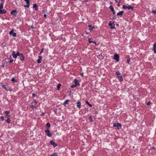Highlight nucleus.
<instances>
[{
	"mask_svg": "<svg viewBox=\"0 0 156 156\" xmlns=\"http://www.w3.org/2000/svg\"><path fill=\"white\" fill-rule=\"evenodd\" d=\"M20 55V52L17 51L16 54H15V52L13 51L12 54V55L14 58H16L17 56H19Z\"/></svg>",
	"mask_w": 156,
	"mask_h": 156,
	"instance_id": "obj_1",
	"label": "nucleus"
},
{
	"mask_svg": "<svg viewBox=\"0 0 156 156\" xmlns=\"http://www.w3.org/2000/svg\"><path fill=\"white\" fill-rule=\"evenodd\" d=\"M19 56H20V59L21 61L23 62L24 61L25 57L23 53L20 52Z\"/></svg>",
	"mask_w": 156,
	"mask_h": 156,
	"instance_id": "obj_2",
	"label": "nucleus"
},
{
	"mask_svg": "<svg viewBox=\"0 0 156 156\" xmlns=\"http://www.w3.org/2000/svg\"><path fill=\"white\" fill-rule=\"evenodd\" d=\"M46 135L50 137L52 136V134L50 133V130L48 129H47L45 131Z\"/></svg>",
	"mask_w": 156,
	"mask_h": 156,
	"instance_id": "obj_3",
	"label": "nucleus"
},
{
	"mask_svg": "<svg viewBox=\"0 0 156 156\" xmlns=\"http://www.w3.org/2000/svg\"><path fill=\"white\" fill-rule=\"evenodd\" d=\"M113 126L114 127H117L118 129H120L121 128V125L118 122L116 123H114Z\"/></svg>",
	"mask_w": 156,
	"mask_h": 156,
	"instance_id": "obj_4",
	"label": "nucleus"
},
{
	"mask_svg": "<svg viewBox=\"0 0 156 156\" xmlns=\"http://www.w3.org/2000/svg\"><path fill=\"white\" fill-rule=\"evenodd\" d=\"M119 56L117 54H115L114 56L113 59L116 60V62L119 61Z\"/></svg>",
	"mask_w": 156,
	"mask_h": 156,
	"instance_id": "obj_5",
	"label": "nucleus"
},
{
	"mask_svg": "<svg viewBox=\"0 0 156 156\" xmlns=\"http://www.w3.org/2000/svg\"><path fill=\"white\" fill-rule=\"evenodd\" d=\"M10 113V112L9 110L6 111L5 112V118H9L10 117V115H9Z\"/></svg>",
	"mask_w": 156,
	"mask_h": 156,
	"instance_id": "obj_6",
	"label": "nucleus"
},
{
	"mask_svg": "<svg viewBox=\"0 0 156 156\" xmlns=\"http://www.w3.org/2000/svg\"><path fill=\"white\" fill-rule=\"evenodd\" d=\"M17 13V11L16 10H13L11 12V14L15 16H16Z\"/></svg>",
	"mask_w": 156,
	"mask_h": 156,
	"instance_id": "obj_7",
	"label": "nucleus"
},
{
	"mask_svg": "<svg viewBox=\"0 0 156 156\" xmlns=\"http://www.w3.org/2000/svg\"><path fill=\"white\" fill-rule=\"evenodd\" d=\"M24 1L26 2L27 5H25L24 7H25L29 8L30 6V0H24Z\"/></svg>",
	"mask_w": 156,
	"mask_h": 156,
	"instance_id": "obj_8",
	"label": "nucleus"
},
{
	"mask_svg": "<svg viewBox=\"0 0 156 156\" xmlns=\"http://www.w3.org/2000/svg\"><path fill=\"white\" fill-rule=\"evenodd\" d=\"M76 106L79 108L80 109L81 107V103L79 101H78L76 103Z\"/></svg>",
	"mask_w": 156,
	"mask_h": 156,
	"instance_id": "obj_9",
	"label": "nucleus"
},
{
	"mask_svg": "<svg viewBox=\"0 0 156 156\" xmlns=\"http://www.w3.org/2000/svg\"><path fill=\"white\" fill-rule=\"evenodd\" d=\"M9 34L10 35H12L13 37H15L16 36V33H14L13 29L12 30L9 32Z\"/></svg>",
	"mask_w": 156,
	"mask_h": 156,
	"instance_id": "obj_10",
	"label": "nucleus"
},
{
	"mask_svg": "<svg viewBox=\"0 0 156 156\" xmlns=\"http://www.w3.org/2000/svg\"><path fill=\"white\" fill-rule=\"evenodd\" d=\"M50 143L51 145L53 146L54 147H55L57 145V144H56L52 140H50Z\"/></svg>",
	"mask_w": 156,
	"mask_h": 156,
	"instance_id": "obj_11",
	"label": "nucleus"
},
{
	"mask_svg": "<svg viewBox=\"0 0 156 156\" xmlns=\"http://www.w3.org/2000/svg\"><path fill=\"white\" fill-rule=\"evenodd\" d=\"M74 83L76 85H78V87H79L80 84L79 83V81L78 80H77L76 79H75L74 80Z\"/></svg>",
	"mask_w": 156,
	"mask_h": 156,
	"instance_id": "obj_12",
	"label": "nucleus"
},
{
	"mask_svg": "<svg viewBox=\"0 0 156 156\" xmlns=\"http://www.w3.org/2000/svg\"><path fill=\"white\" fill-rule=\"evenodd\" d=\"M123 13H124V11H120L117 13V16H119L120 17H121L123 15Z\"/></svg>",
	"mask_w": 156,
	"mask_h": 156,
	"instance_id": "obj_13",
	"label": "nucleus"
},
{
	"mask_svg": "<svg viewBox=\"0 0 156 156\" xmlns=\"http://www.w3.org/2000/svg\"><path fill=\"white\" fill-rule=\"evenodd\" d=\"M39 58L37 61L38 63H40L41 62V59L42 58V57L41 56L39 55L38 56Z\"/></svg>",
	"mask_w": 156,
	"mask_h": 156,
	"instance_id": "obj_14",
	"label": "nucleus"
},
{
	"mask_svg": "<svg viewBox=\"0 0 156 156\" xmlns=\"http://www.w3.org/2000/svg\"><path fill=\"white\" fill-rule=\"evenodd\" d=\"M117 78L120 82H122L123 81V78L122 76H117Z\"/></svg>",
	"mask_w": 156,
	"mask_h": 156,
	"instance_id": "obj_15",
	"label": "nucleus"
},
{
	"mask_svg": "<svg viewBox=\"0 0 156 156\" xmlns=\"http://www.w3.org/2000/svg\"><path fill=\"white\" fill-rule=\"evenodd\" d=\"M6 12V10L5 9H0V14H5Z\"/></svg>",
	"mask_w": 156,
	"mask_h": 156,
	"instance_id": "obj_16",
	"label": "nucleus"
},
{
	"mask_svg": "<svg viewBox=\"0 0 156 156\" xmlns=\"http://www.w3.org/2000/svg\"><path fill=\"white\" fill-rule=\"evenodd\" d=\"M112 25H113L112 23H111V22H109L108 23L109 26H110V28L112 29H113L115 28V27H114L115 25L114 24L113 26H112Z\"/></svg>",
	"mask_w": 156,
	"mask_h": 156,
	"instance_id": "obj_17",
	"label": "nucleus"
},
{
	"mask_svg": "<svg viewBox=\"0 0 156 156\" xmlns=\"http://www.w3.org/2000/svg\"><path fill=\"white\" fill-rule=\"evenodd\" d=\"M88 27H89V29L90 30H92L94 28V26H92L91 25H89Z\"/></svg>",
	"mask_w": 156,
	"mask_h": 156,
	"instance_id": "obj_18",
	"label": "nucleus"
},
{
	"mask_svg": "<svg viewBox=\"0 0 156 156\" xmlns=\"http://www.w3.org/2000/svg\"><path fill=\"white\" fill-rule=\"evenodd\" d=\"M69 100H66L65 102H64V103H63V105H64V106H66V104H68V102H69Z\"/></svg>",
	"mask_w": 156,
	"mask_h": 156,
	"instance_id": "obj_19",
	"label": "nucleus"
},
{
	"mask_svg": "<svg viewBox=\"0 0 156 156\" xmlns=\"http://www.w3.org/2000/svg\"><path fill=\"white\" fill-rule=\"evenodd\" d=\"M37 5L36 4H34L33 5V7L34 8H35V10L36 11H37L38 10V9L37 8Z\"/></svg>",
	"mask_w": 156,
	"mask_h": 156,
	"instance_id": "obj_20",
	"label": "nucleus"
},
{
	"mask_svg": "<svg viewBox=\"0 0 156 156\" xmlns=\"http://www.w3.org/2000/svg\"><path fill=\"white\" fill-rule=\"evenodd\" d=\"M2 88L4 89L6 91H8V89L7 87H5V85H2Z\"/></svg>",
	"mask_w": 156,
	"mask_h": 156,
	"instance_id": "obj_21",
	"label": "nucleus"
},
{
	"mask_svg": "<svg viewBox=\"0 0 156 156\" xmlns=\"http://www.w3.org/2000/svg\"><path fill=\"white\" fill-rule=\"evenodd\" d=\"M127 8L128 9H131V11H133L134 9L133 7L132 6H127Z\"/></svg>",
	"mask_w": 156,
	"mask_h": 156,
	"instance_id": "obj_22",
	"label": "nucleus"
},
{
	"mask_svg": "<svg viewBox=\"0 0 156 156\" xmlns=\"http://www.w3.org/2000/svg\"><path fill=\"white\" fill-rule=\"evenodd\" d=\"M61 86V84L60 83H59L57 86V90H59L60 87Z\"/></svg>",
	"mask_w": 156,
	"mask_h": 156,
	"instance_id": "obj_23",
	"label": "nucleus"
},
{
	"mask_svg": "<svg viewBox=\"0 0 156 156\" xmlns=\"http://www.w3.org/2000/svg\"><path fill=\"white\" fill-rule=\"evenodd\" d=\"M88 119H89V120L91 122H92L93 121V119L92 118V116H89V117L88 118Z\"/></svg>",
	"mask_w": 156,
	"mask_h": 156,
	"instance_id": "obj_24",
	"label": "nucleus"
},
{
	"mask_svg": "<svg viewBox=\"0 0 156 156\" xmlns=\"http://www.w3.org/2000/svg\"><path fill=\"white\" fill-rule=\"evenodd\" d=\"M99 56L100 57V59H102L104 58V56L102 55V53H101L100 55H99Z\"/></svg>",
	"mask_w": 156,
	"mask_h": 156,
	"instance_id": "obj_25",
	"label": "nucleus"
},
{
	"mask_svg": "<svg viewBox=\"0 0 156 156\" xmlns=\"http://www.w3.org/2000/svg\"><path fill=\"white\" fill-rule=\"evenodd\" d=\"M3 3H0V9H2L3 7Z\"/></svg>",
	"mask_w": 156,
	"mask_h": 156,
	"instance_id": "obj_26",
	"label": "nucleus"
},
{
	"mask_svg": "<svg viewBox=\"0 0 156 156\" xmlns=\"http://www.w3.org/2000/svg\"><path fill=\"white\" fill-rule=\"evenodd\" d=\"M109 8L112 11H113V10H114L113 8L112 5H110Z\"/></svg>",
	"mask_w": 156,
	"mask_h": 156,
	"instance_id": "obj_27",
	"label": "nucleus"
},
{
	"mask_svg": "<svg viewBox=\"0 0 156 156\" xmlns=\"http://www.w3.org/2000/svg\"><path fill=\"white\" fill-rule=\"evenodd\" d=\"M86 103L90 107H92V105L91 104H90L88 101H86Z\"/></svg>",
	"mask_w": 156,
	"mask_h": 156,
	"instance_id": "obj_28",
	"label": "nucleus"
},
{
	"mask_svg": "<svg viewBox=\"0 0 156 156\" xmlns=\"http://www.w3.org/2000/svg\"><path fill=\"white\" fill-rule=\"evenodd\" d=\"M11 120L9 119H8L6 120V122L8 123H10L11 122Z\"/></svg>",
	"mask_w": 156,
	"mask_h": 156,
	"instance_id": "obj_29",
	"label": "nucleus"
},
{
	"mask_svg": "<svg viewBox=\"0 0 156 156\" xmlns=\"http://www.w3.org/2000/svg\"><path fill=\"white\" fill-rule=\"evenodd\" d=\"M116 74L118 76V75H120L121 73L119 71H117L116 73Z\"/></svg>",
	"mask_w": 156,
	"mask_h": 156,
	"instance_id": "obj_30",
	"label": "nucleus"
},
{
	"mask_svg": "<svg viewBox=\"0 0 156 156\" xmlns=\"http://www.w3.org/2000/svg\"><path fill=\"white\" fill-rule=\"evenodd\" d=\"M30 107H31L33 109H34V108H37V107L36 106H35L34 105H30Z\"/></svg>",
	"mask_w": 156,
	"mask_h": 156,
	"instance_id": "obj_31",
	"label": "nucleus"
},
{
	"mask_svg": "<svg viewBox=\"0 0 156 156\" xmlns=\"http://www.w3.org/2000/svg\"><path fill=\"white\" fill-rule=\"evenodd\" d=\"M46 126H47V127L49 128L50 127V124L49 122H48L46 124Z\"/></svg>",
	"mask_w": 156,
	"mask_h": 156,
	"instance_id": "obj_32",
	"label": "nucleus"
},
{
	"mask_svg": "<svg viewBox=\"0 0 156 156\" xmlns=\"http://www.w3.org/2000/svg\"><path fill=\"white\" fill-rule=\"evenodd\" d=\"M76 86H77V85H76L74 84L72 85L71 86V87L72 88H73L76 87Z\"/></svg>",
	"mask_w": 156,
	"mask_h": 156,
	"instance_id": "obj_33",
	"label": "nucleus"
},
{
	"mask_svg": "<svg viewBox=\"0 0 156 156\" xmlns=\"http://www.w3.org/2000/svg\"><path fill=\"white\" fill-rule=\"evenodd\" d=\"M11 81L12 82H17V80H16L14 78H12L11 79Z\"/></svg>",
	"mask_w": 156,
	"mask_h": 156,
	"instance_id": "obj_34",
	"label": "nucleus"
},
{
	"mask_svg": "<svg viewBox=\"0 0 156 156\" xmlns=\"http://www.w3.org/2000/svg\"><path fill=\"white\" fill-rule=\"evenodd\" d=\"M127 6H126L125 5H123L122 6V8L124 9H127Z\"/></svg>",
	"mask_w": 156,
	"mask_h": 156,
	"instance_id": "obj_35",
	"label": "nucleus"
},
{
	"mask_svg": "<svg viewBox=\"0 0 156 156\" xmlns=\"http://www.w3.org/2000/svg\"><path fill=\"white\" fill-rule=\"evenodd\" d=\"M44 48H43L42 49H41V52H40V53H39V55H41V54L43 53V50H44Z\"/></svg>",
	"mask_w": 156,
	"mask_h": 156,
	"instance_id": "obj_36",
	"label": "nucleus"
},
{
	"mask_svg": "<svg viewBox=\"0 0 156 156\" xmlns=\"http://www.w3.org/2000/svg\"><path fill=\"white\" fill-rule=\"evenodd\" d=\"M51 156H58L57 154L55 153H54L51 155Z\"/></svg>",
	"mask_w": 156,
	"mask_h": 156,
	"instance_id": "obj_37",
	"label": "nucleus"
},
{
	"mask_svg": "<svg viewBox=\"0 0 156 156\" xmlns=\"http://www.w3.org/2000/svg\"><path fill=\"white\" fill-rule=\"evenodd\" d=\"M85 112H84V114H85L86 113V112H87L88 111V108H85Z\"/></svg>",
	"mask_w": 156,
	"mask_h": 156,
	"instance_id": "obj_38",
	"label": "nucleus"
},
{
	"mask_svg": "<svg viewBox=\"0 0 156 156\" xmlns=\"http://www.w3.org/2000/svg\"><path fill=\"white\" fill-rule=\"evenodd\" d=\"M152 12L154 14H156V10H152Z\"/></svg>",
	"mask_w": 156,
	"mask_h": 156,
	"instance_id": "obj_39",
	"label": "nucleus"
},
{
	"mask_svg": "<svg viewBox=\"0 0 156 156\" xmlns=\"http://www.w3.org/2000/svg\"><path fill=\"white\" fill-rule=\"evenodd\" d=\"M0 118L2 119V121H3L4 120V118L3 116H1Z\"/></svg>",
	"mask_w": 156,
	"mask_h": 156,
	"instance_id": "obj_40",
	"label": "nucleus"
},
{
	"mask_svg": "<svg viewBox=\"0 0 156 156\" xmlns=\"http://www.w3.org/2000/svg\"><path fill=\"white\" fill-rule=\"evenodd\" d=\"M127 62L129 64V63L130 62V59L129 58L127 59Z\"/></svg>",
	"mask_w": 156,
	"mask_h": 156,
	"instance_id": "obj_41",
	"label": "nucleus"
},
{
	"mask_svg": "<svg viewBox=\"0 0 156 156\" xmlns=\"http://www.w3.org/2000/svg\"><path fill=\"white\" fill-rule=\"evenodd\" d=\"M32 97H35L36 96V94L34 93H33L32 94Z\"/></svg>",
	"mask_w": 156,
	"mask_h": 156,
	"instance_id": "obj_42",
	"label": "nucleus"
},
{
	"mask_svg": "<svg viewBox=\"0 0 156 156\" xmlns=\"http://www.w3.org/2000/svg\"><path fill=\"white\" fill-rule=\"evenodd\" d=\"M89 42L90 43H92L93 42V41H91L90 40V38H89Z\"/></svg>",
	"mask_w": 156,
	"mask_h": 156,
	"instance_id": "obj_43",
	"label": "nucleus"
},
{
	"mask_svg": "<svg viewBox=\"0 0 156 156\" xmlns=\"http://www.w3.org/2000/svg\"><path fill=\"white\" fill-rule=\"evenodd\" d=\"M13 61V59H11L9 62V63H12Z\"/></svg>",
	"mask_w": 156,
	"mask_h": 156,
	"instance_id": "obj_44",
	"label": "nucleus"
},
{
	"mask_svg": "<svg viewBox=\"0 0 156 156\" xmlns=\"http://www.w3.org/2000/svg\"><path fill=\"white\" fill-rule=\"evenodd\" d=\"M151 104V102L150 101H149L148 102H147V105H150Z\"/></svg>",
	"mask_w": 156,
	"mask_h": 156,
	"instance_id": "obj_45",
	"label": "nucleus"
},
{
	"mask_svg": "<svg viewBox=\"0 0 156 156\" xmlns=\"http://www.w3.org/2000/svg\"><path fill=\"white\" fill-rule=\"evenodd\" d=\"M152 50L154 51V53H156V49H152Z\"/></svg>",
	"mask_w": 156,
	"mask_h": 156,
	"instance_id": "obj_46",
	"label": "nucleus"
},
{
	"mask_svg": "<svg viewBox=\"0 0 156 156\" xmlns=\"http://www.w3.org/2000/svg\"><path fill=\"white\" fill-rule=\"evenodd\" d=\"M44 114H45L44 113L42 112V113L41 114L40 116H44Z\"/></svg>",
	"mask_w": 156,
	"mask_h": 156,
	"instance_id": "obj_47",
	"label": "nucleus"
},
{
	"mask_svg": "<svg viewBox=\"0 0 156 156\" xmlns=\"http://www.w3.org/2000/svg\"><path fill=\"white\" fill-rule=\"evenodd\" d=\"M33 101H34V102L35 103V104H37V100H35H35H33Z\"/></svg>",
	"mask_w": 156,
	"mask_h": 156,
	"instance_id": "obj_48",
	"label": "nucleus"
},
{
	"mask_svg": "<svg viewBox=\"0 0 156 156\" xmlns=\"http://www.w3.org/2000/svg\"><path fill=\"white\" fill-rule=\"evenodd\" d=\"M57 108H55L54 109V110H53L54 111V112H55V113H56V111H57Z\"/></svg>",
	"mask_w": 156,
	"mask_h": 156,
	"instance_id": "obj_49",
	"label": "nucleus"
},
{
	"mask_svg": "<svg viewBox=\"0 0 156 156\" xmlns=\"http://www.w3.org/2000/svg\"><path fill=\"white\" fill-rule=\"evenodd\" d=\"M80 75L81 76H83V73H80Z\"/></svg>",
	"mask_w": 156,
	"mask_h": 156,
	"instance_id": "obj_50",
	"label": "nucleus"
},
{
	"mask_svg": "<svg viewBox=\"0 0 156 156\" xmlns=\"http://www.w3.org/2000/svg\"><path fill=\"white\" fill-rule=\"evenodd\" d=\"M46 11L44 10H43L42 11V12L43 13H46Z\"/></svg>",
	"mask_w": 156,
	"mask_h": 156,
	"instance_id": "obj_51",
	"label": "nucleus"
},
{
	"mask_svg": "<svg viewBox=\"0 0 156 156\" xmlns=\"http://www.w3.org/2000/svg\"><path fill=\"white\" fill-rule=\"evenodd\" d=\"M79 113L80 114H84V113H83V112H81L80 111Z\"/></svg>",
	"mask_w": 156,
	"mask_h": 156,
	"instance_id": "obj_52",
	"label": "nucleus"
},
{
	"mask_svg": "<svg viewBox=\"0 0 156 156\" xmlns=\"http://www.w3.org/2000/svg\"><path fill=\"white\" fill-rule=\"evenodd\" d=\"M44 17H45V19H46V17H47V15L46 14H44Z\"/></svg>",
	"mask_w": 156,
	"mask_h": 156,
	"instance_id": "obj_53",
	"label": "nucleus"
},
{
	"mask_svg": "<svg viewBox=\"0 0 156 156\" xmlns=\"http://www.w3.org/2000/svg\"><path fill=\"white\" fill-rule=\"evenodd\" d=\"M113 14V15H115V12L114 11V10H113V11H112Z\"/></svg>",
	"mask_w": 156,
	"mask_h": 156,
	"instance_id": "obj_54",
	"label": "nucleus"
},
{
	"mask_svg": "<svg viewBox=\"0 0 156 156\" xmlns=\"http://www.w3.org/2000/svg\"><path fill=\"white\" fill-rule=\"evenodd\" d=\"M12 58V55H10L9 56V59H11Z\"/></svg>",
	"mask_w": 156,
	"mask_h": 156,
	"instance_id": "obj_55",
	"label": "nucleus"
},
{
	"mask_svg": "<svg viewBox=\"0 0 156 156\" xmlns=\"http://www.w3.org/2000/svg\"><path fill=\"white\" fill-rule=\"evenodd\" d=\"M153 46H155L156 47V42H155L154 44H153Z\"/></svg>",
	"mask_w": 156,
	"mask_h": 156,
	"instance_id": "obj_56",
	"label": "nucleus"
},
{
	"mask_svg": "<svg viewBox=\"0 0 156 156\" xmlns=\"http://www.w3.org/2000/svg\"><path fill=\"white\" fill-rule=\"evenodd\" d=\"M153 49H156V47L153 46Z\"/></svg>",
	"mask_w": 156,
	"mask_h": 156,
	"instance_id": "obj_57",
	"label": "nucleus"
},
{
	"mask_svg": "<svg viewBox=\"0 0 156 156\" xmlns=\"http://www.w3.org/2000/svg\"><path fill=\"white\" fill-rule=\"evenodd\" d=\"M92 43H94L95 45H96V42H95V41H93V42Z\"/></svg>",
	"mask_w": 156,
	"mask_h": 156,
	"instance_id": "obj_58",
	"label": "nucleus"
},
{
	"mask_svg": "<svg viewBox=\"0 0 156 156\" xmlns=\"http://www.w3.org/2000/svg\"><path fill=\"white\" fill-rule=\"evenodd\" d=\"M31 28L33 29L34 28V27L33 26H31Z\"/></svg>",
	"mask_w": 156,
	"mask_h": 156,
	"instance_id": "obj_59",
	"label": "nucleus"
},
{
	"mask_svg": "<svg viewBox=\"0 0 156 156\" xmlns=\"http://www.w3.org/2000/svg\"><path fill=\"white\" fill-rule=\"evenodd\" d=\"M88 34V33L87 32V31L86 32L85 34L86 35H87Z\"/></svg>",
	"mask_w": 156,
	"mask_h": 156,
	"instance_id": "obj_60",
	"label": "nucleus"
},
{
	"mask_svg": "<svg viewBox=\"0 0 156 156\" xmlns=\"http://www.w3.org/2000/svg\"><path fill=\"white\" fill-rule=\"evenodd\" d=\"M88 1V0H85V2H87Z\"/></svg>",
	"mask_w": 156,
	"mask_h": 156,
	"instance_id": "obj_61",
	"label": "nucleus"
},
{
	"mask_svg": "<svg viewBox=\"0 0 156 156\" xmlns=\"http://www.w3.org/2000/svg\"><path fill=\"white\" fill-rule=\"evenodd\" d=\"M112 20H115V18H113L112 19Z\"/></svg>",
	"mask_w": 156,
	"mask_h": 156,
	"instance_id": "obj_62",
	"label": "nucleus"
},
{
	"mask_svg": "<svg viewBox=\"0 0 156 156\" xmlns=\"http://www.w3.org/2000/svg\"><path fill=\"white\" fill-rule=\"evenodd\" d=\"M118 6H120V3H118Z\"/></svg>",
	"mask_w": 156,
	"mask_h": 156,
	"instance_id": "obj_63",
	"label": "nucleus"
},
{
	"mask_svg": "<svg viewBox=\"0 0 156 156\" xmlns=\"http://www.w3.org/2000/svg\"><path fill=\"white\" fill-rule=\"evenodd\" d=\"M1 1H2V2H4L5 1V0H0Z\"/></svg>",
	"mask_w": 156,
	"mask_h": 156,
	"instance_id": "obj_64",
	"label": "nucleus"
}]
</instances>
